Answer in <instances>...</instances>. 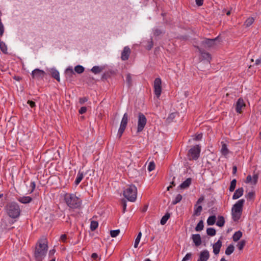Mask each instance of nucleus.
<instances>
[{
	"label": "nucleus",
	"mask_w": 261,
	"mask_h": 261,
	"mask_svg": "<svg viewBox=\"0 0 261 261\" xmlns=\"http://www.w3.org/2000/svg\"><path fill=\"white\" fill-rule=\"evenodd\" d=\"M28 103L31 108H34L36 106L35 102L32 100H28Z\"/></svg>",
	"instance_id": "obj_53"
},
{
	"label": "nucleus",
	"mask_w": 261,
	"mask_h": 261,
	"mask_svg": "<svg viewBox=\"0 0 261 261\" xmlns=\"http://www.w3.org/2000/svg\"><path fill=\"white\" fill-rule=\"evenodd\" d=\"M246 182H251L252 184V176L250 175L247 176Z\"/></svg>",
	"instance_id": "obj_59"
},
{
	"label": "nucleus",
	"mask_w": 261,
	"mask_h": 261,
	"mask_svg": "<svg viewBox=\"0 0 261 261\" xmlns=\"http://www.w3.org/2000/svg\"><path fill=\"white\" fill-rule=\"evenodd\" d=\"M17 200L23 204H27L30 203L32 201V198L30 196H22L17 198Z\"/></svg>",
	"instance_id": "obj_19"
},
{
	"label": "nucleus",
	"mask_w": 261,
	"mask_h": 261,
	"mask_svg": "<svg viewBox=\"0 0 261 261\" xmlns=\"http://www.w3.org/2000/svg\"><path fill=\"white\" fill-rule=\"evenodd\" d=\"M192 179L191 178H188L186 180L182 182L179 186L180 189H185L188 188L191 184Z\"/></svg>",
	"instance_id": "obj_21"
},
{
	"label": "nucleus",
	"mask_w": 261,
	"mask_h": 261,
	"mask_svg": "<svg viewBox=\"0 0 261 261\" xmlns=\"http://www.w3.org/2000/svg\"><path fill=\"white\" fill-rule=\"evenodd\" d=\"M245 107L246 104L244 99L242 98H239L235 105V109L236 112L239 114L242 113V109L245 108Z\"/></svg>",
	"instance_id": "obj_12"
},
{
	"label": "nucleus",
	"mask_w": 261,
	"mask_h": 261,
	"mask_svg": "<svg viewBox=\"0 0 261 261\" xmlns=\"http://www.w3.org/2000/svg\"><path fill=\"white\" fill-rule=\"evenodd\" d=\"M209 257V252L207 250H205L200 252L197 261H207Z\"/></svg>",
	"instance_id": "obj_15"
},
{
	"label": "nucleus",
	"mask_w": 261,
	"mask_h": 261,
	"mask_svg": "<svg viewBox=\"0 0 261 261\" xmlns=\"http://www.w3.org/2000/svg\"><path fill=\"white\" fill-rule=\"evenodd\" d=\"M254 197V193L253 192H249L246 196L247 199H253Z\"/></svg>",
	"instance_id": "obj_46"
},
{
	"label": "nucleus",
	"mask_w": 261,
	"mask_h": 261,
	"mask_svg": "<svg viewBox=\"0 0 261 261\" xmlns=\"http://www.w3.org/2000/svg\"><path fill=\"white\" fill-rule=\"evenodd\" d=\"M155 164L153 162H151L149 163L148 166V170L149 171H151L155 169Z\"/></svg>",
	"instance_id": "obj_45"
},
{
	"label": "nucleus",
	"mask_w": 261,
	"mask_h": 261,
	"mask_svg": "<svg viewBox=\"0 0 261 261\" xmlns=\"http://www.w3.org/2000/svg\"><path fill=\"white\" fill-rule=\"evenodd\" d=\"M219 39V37L214 39L205 38L201 42L202 45L205 48H210L216 45V41Z\"/></svg>",
	"instance_id": "obj_10"
},
{
	"label": "nucleus",
	"mask_w": 261,
	"mask_h": 261,
	"mask_svg": "<svg viewBox=\"0 0 261 261\" xmlns=\"http://www.w3.org/2000/svg\"><path fill=\"white\" fill-rule=\"evenodd\" d=\"M147 123V119L145 116L142 113L138 114L137 130L138 133L141 132L144 128Z\"/></svg>",
	"instance_id": "obj_7"
},
{
	"label": "nucleus",
	"mask_w": 261,
	"mask_h": 261,
	"mask_svg": "<svg viewBox=\"0 0 261 261\" xmlns=\"http://www.w3.org/2000/svg\"><path fill=\"white\" fill-rule=\"evenodd\" d=\"M242 236V232L241 231H236L232 236L233 241L234 242L239 241Z\"/></svg>",
	"instance_id": "obj_26"
},
{
	"label": "nucleus",
	"mask_w": 261,
	"mask_h": 261,
	"mask_svg": "<svg viewBox=\"0 0 261 261\" xmlns=\"http://www.w3.org/2000/svg\"><path fill=\"white\" fill-rule=\"evenodd\" d=\"M192 239L196 246H199L201 244V238L199 234H193Z\"/></svg>",
	"instance_id": "obj_18"
},
{
	"label": "nucleus",
	"mask_w": 261,
	"mask_h": 261,
	"mask_svg": "<svg viewBox=\"0 0 261 261\" xmlns=\"http://www.w3.org/2000/svg\"><path fill=\"white\" fill-rule=\"evenodd\" d=\"M45 72L41 69L36 68L33 70L31 73V76L34 80H43L45 75Z\"/></svg>",
	"instance_id": "obj_11"
},
{
	"label": "nucleus",
	"mask_w": 261,
	"mask_h": 261,
	"mask_svg": "<svg viewBox=\"0 0 261 261\" xmlns=\"http://www.w3.org/2000/svg\"><path fill=\"white\" fill-rule=\"evenodd\" d=\"M0 49L4 54H7L8 53L7 46L1 39H0Z\"/></svg>",
	"instance_id": "obj_25"
},
{
	"label": "nucleus",
	"mask_w": 261,
	"mask_h": 261,
	"mask_svg": "<svg viewBox=\"0 0 261 261\" xmlns=\"http://www.w3.org/2000/svg\"><path fill=\"white\" fill-rule=\"evenodd\" d=\"M120 233L119 229L112 230L110 231V235L112 238L116 237Z\"/></svg>",
	"instance_id": "obj_42"
},
{
	"label": "nucleus",
	"mask_w": 261,
	"mask_h": 261,
	"mask_svg": "<svg viewBox=\"0 0 261 261\" xmlns=\"http://www.w3.org/2000/svg\"><path fill=\"white\" fill-rule=\"evenodd\" d=\"M137 189L133 185H128L123 191L124 196L129 201L134 202L137 198Z\"/></svg>",
	"instance_id": "obj_5"
},
{
	"label": "nucleus",
	"mask_w": 261,
	"mask_h": 261,
	"mask_svg": "<svg viewBox=\"0 0 261 261\" xmlns=\"http://www.w3.org/2000/svg\"><path fill=\"white\" fill-rule=\"evenodd\" d=\"M216 220V217L215 215L210 216L207 220V224L208 225H214Z\"/></svg>",
	"instance_id": "obj_29"
},
{
	"label": "nucleus",
	"mask_w": 261,
	"mask_h": 261,
	"mask_svg": "<svg viewBox=\"0 0 261 261\" xmlns=\"http://www.w3.org/2000/svg\"><path fill=\"white\" fill-rule=\"evenodd\" d=\"M126 82L128 87H130L132 85V79L131 74L127 73L126 76Z\"/></svg>",
	"instance_id": "obj_35"
},
{
	"label": "nucleus",
	"mask_w": 261,
	"mask_h": 261,
	"mask_svg": "<svg viewBox=\"0 0 261 261\" xmlns=\"http://www.w3.org/2000/svg\"><path fill=\"white\" fill-rule=\"evenodd\" d=\"M203 222L202 220H200L195 227V230L197 231H200L203 230Z\"/></svg>",
	"instance_id": "obj_33"
},
{
	"label": "nucleus",
	"mask_w": 261,
	"mask_h": 261,
	"mask_svg": "<svg viewBox=\"0 0 261 261\" xmlns=\"http://www.w3.org/2000/svg\"><path fill=\"white\" fill-rule=\"evenodd\" d=\"M83 177H84L83 173L82 172H79L77 173L76 178L75 182H75V185H78L80 183V182L82 181V180L83 179Z\"/></svg>",
	"instance_id": "obj_30"
},
{
	"label": "nucleus",
	"mask_w": 261,
	"mask_h": 261,
	"mask_svg": "<svg viewBox=\"0 0 261 261\" xmlns=\"http://www.w3.org/2000/svg\"><path fill=\"white\" fill-rule=\"evenodd\" d=\"M154 93L157 98H159L162 93V81L160 77L156 78L153 83Z\"/></svg>",
	"instance_id": "obj_9"
},
{
	"label": "nucleus",
	"mask_w": 261,
	"mask_h": 261,
	"mask_svg": "<svg viewBox=\"0 0 261 261\" xmlns=\"http://www.w3.org/2000/svg\"><path fill=\"white\" fill-rule=\"evenodd\" d=\"M5 210L7 215L12 219L18 218L21 212L19 204L15 201L8 203L5 206Z\"/></svg>",
	"instance_id": "obj_2"
},
{
	"label": "nucleus",
	"mask_w": 261,
	"mask_h": 261,
	"mask_svg": "<svg viewBox=\"0 0 261 261\" xmlns=\"http://www.w3.org/2000/svg\"><path fill=\"white\" fill-rule=\"evenodd\" d=\"M141 236H142V233H141V232H139V233L138 234L137 238L135 239V243H134V247L135 248H136L138 247V244L140 241Z\"/></svg>",
	"instance_id": "obj_38"
},
{
	"label": "nucleus",
	"mask_w": 261,
	"mask_h": 261,
	"mask_svg": "<svg viewBox=\"0 0 261 261\" xmlns=\"http://www.w3.org/2000/svg\"><path fill=\"white\" fill-rule=\"evenodd\" d=\"M196 4L198 6H201L203 4V0H195Z\"/></svg>",
	"instance_id": "obj_54"
},
{
	"label": "nucleus",
	"mask_w": 261,
	"mask_h": 261,
	"mask_svg": "<svg viewBox=\"0 0 261 261\" xmlns=\"http://www.w3.org/2000/svg\"><path fill=\"white\" fill-rule=\"evenodd\" d=\"M234 249V246H233V245H232V244L229 245L225 250V254L227 255H230L233 252Z\"/></svg>",
	"instance_id": "obj_31"
},
{
	"label": "nucleus",
	"mask_w": 261,
	"mask_h": 261,
	"mask_svg": "<svg viewBox=\"0 0 261 261\" xmlns=\"http://www.w3.org/2000/svg\"><path fill=\"white\" fill-rule=\"evenodd\" d=\"M50 73L53 77L58 82L60 81L59 72L57 69L55 68H51L50 69Z\"/></svg>",
	"instance_id": "obj_22"
},
{
	"label": "nucleus",
	"mask_w": 261,
	"mask_h": 261,
	"mask_svg": "<svg viewBox=\"0 0 261 261\" xmlns=\"http://www.w3.org/2000/svg\"><path fill=\"white\" fill-rule=\"evenodd\" d=\"M34 252V257L36 261H42L46 255L48 246L46 239L40 240Z\"/></svg>",
	"instance_id": "obj_1"
},
{
	"label": "nucleus",
	"mask_w": 261,
	"mask_h": 261,
	"mask_svg": "<svg viewBox=\"0 0 261 261\" xmlns=\"http://www.w3.org/2000/svg\"><path fill=\"white\" fill-rule=\"evenodd\" d=\"M4 26L3 23L0 22V37H2L4 33Z\"/></svg>",
	"instance_id": "obj_48"
},
{
	"label": "nucleus",
	"mask_w": 261,
	"mask_h": 261,
	"mask_svg": "<svg viewBox=\"0 0 261 261\" xmlns=\"http://www.w3.org/2000/svg\"><path fill=\"white\" fill-rule=\"evenodd\" d=\"M221 246L222 242L220 240H218V241L213 245V252L215 254L217 255L219 253Z\"/></svg>",
	"instance_id": "obj_17"
},
{
	"label": "nucleus",
	"mask_w": 261,
	"mask_h": 261,
	"mask_svg": "<svg viewBox=\"0 0 261 261\" xmlns=\"http://www.w3.org/2000/svg\"><path fill=\"white\" fill-rule=\"evenodd\" d=\"M261 64V58L256 60L255 62V65H259Z\"/></svg>",
	"instance_id": "obj_62"
},
{
	"label": "nucleus",
	"mask_w": 261,
	"mask_h": 261,
	"mask_svg": "<svg viewBox=\"0 0 261 261\" xmlns=\"http://www.w3.org/2000/svg\"><path fill=\"white\" fill-rule=\"evenodd\" d=\"M192 257V254L191 253H188L186 254V255L185 256V257L182 258L185 261L189 260Z\"/></svg>",
	"instance_id": "obj_49"
},
{
	"label": "nucleus",
	"mask_w": 261,
	"mask_h": 261,
	"mask_svg": "<svg viewBox=\"0 0 261 261\" xmlns=\"http://www.w3.org/2000/svg\"><path fill=\"white\" fill-rule=\"evenodd\" d=\"M87 101H88V98L86 97H81L79 99V102L82 105L84 104L85 102H86Z\"/></svg>",
	"instance_id": "obj_50"
},
{
	"label": "nucleus",
	"mask_w": 261,
	"mask_h": 261,
	"mask_svg": "<svg viewBox=\"0 0 261 261\" xmlns=\"http://www.w3.org/2000/svg\"><path fill=\"white\" fill-rule=\"evenodd\" d=\"M206 233L210 236H214L216 233V231L213 228H207L206 229Z\"/></svg>",
	"instance_id": "obj_37"
},
{
	"label": "nucleus",
	"mask_w": 261,
	"mask_h": 261,
	"mask_svg": "<svg viewBox=\"0 0 261 261\" xmlns=\"http://www.w3.org/2000/svg\"><path fill=\"white\" fill-rule=\"evenodd\" d=\"M237 171V167L236 166H233L232 167V174H235Z\"/></svg>",
	"instance_id": "obj_64"
},
{
	"label": "nucleus",
	"mask_w": 261,
	"mask_h": 261,
	"mask_svg": "<svg viewBox=\"0 0 261 261\" xmlns=\"http://www.w3.org/2000/svg\"><path fill=\"white\" fill-rule=\"evenodd\" d=\"M162 33V31L159 29H155L154 30V35L155 36H159L161 35Z\"/></svg>",
	"instance_id": "obj_52"
},
{
	"label": "nucleus",
	"mask_w": 261,
	"mask_h": 261,
	"mask_svg": "<svg viewBox=\"0 0 261 261\" xmlns=\"http://www.w3.org/2000/svg\"><path fill=\"white\" fill-rule=\"evenodd\" d=\"M66 234H62L60 237V239L62 242H64L66 241Z\"/></svg>",
	"instance_id": "obj_60"
},
{
	"label": "nucleus",
	"mask_w": 261,
	"mask_h": 261,
	"mask_svg": "<svg viewBox=\"0 0 261 261\" xmlns=\"http://www.w3.org/2000/svg\"><path fill=\"white\" fill-rule=\"evenodd\" d=\"M222 147L221 152L223 155H227L229 153V150L227 148V145L223 142H221Z\"/></svg>",
	"instance_id": "obj_23"
},
{
	"label": "nucleus",
	"mask_w": 261,
	"mask_h": 261,
	"mask_svg": "<svg viewBox=\"0 0 261 261\" xmlns=\"http://www.w3.org/2000/svg\"><path fill=\"white\" fill-rule=\"evenodd\" d=\"M153 47V42L152 41H150L149 42L148 45L147 46V49L148 50H150Z\"/></svg>",
	"instance_id": "obj_58"
},
{
	"label": "nucleus",
	"mask_w": 261,
	"mask_h": 261,
	"mask_svg": "<svg viewBox=\"0 0 261 261\" xmlns=\"http://www.w3.org/2000/svg\"><path fill=\"white\" fill-rule=\"evenodd\" d=\"M65 74L66 79L70 81L72 80L73 75L75 74L72 67H68L67 68H66Z\"/></svg>",
	"instance_id": "obj_16"
},
{
	"label": "nucleus",
	"mask_w": 261,
	"mask_h": 261,
	"mask_svg": "<svg viewBox=\"0 0 261 261\" xmlns=\"http://www.w3.org/2000/svg\"><path fill=\"white\" fill-rule=\"evenodd\" d=\"M201 151L200 146L198 145L193 146L189 150L188 156L189 160H196L198 159Z\"/></svg>",
	"instance_id": "obj_6"
},
{
	"label": "nucleus",
	"mask_w": 261,
	"mask_h": 261,
	"mask_svg": "<svg viewBox=\"0 0 261 261\" xmlns=\"http://www.w3.org/2000/svg\"><path fill=\"white\" fill-rule=\"evenodd\" d=\"M131 51L129 47L127 46H125L121 53V59L123 61H126L128 59Z\"/></svg>",
	"instance_id": "obj_14"
},
{
	"label": "nucleus",
	"mask_w": 261,
	"mask_h": 261,
	"mask_svg": "<svg viewBox=\"0 0 261 261\" xmlns=\"http://www.w3.org/2000/svg\"><path fill=\"white\" fill-rule=\"evenodd\" d=\"M202 210V207L201 205L197 206V207L194 210V214L196 216L199 215Z\"/></svg>",
	"instance_id": "obj_43"
},
{
	"label": "nucleus",
	"mask_w": 261,
	"mask_h": 261,
	"mask_svg": "<svg viewBox=\"0 0 261 261\" xmlns=\"http://www.w3.org/2000/svg\"><path fill=\"white\" fill-rule=\"evenodd\" d=\"M128 121V114L125 113L124 114L123 117L122 118L120 127L118 131L117 136L119 138H121L123 133H124L126 127L127 126V123Z\"/></svg>",
	"instance_id": "obj_8"
},
{
	"label": "nucleus",
	"mask_w": 261,
	"mask_h": 261,
	"mask_svg": "<svg viewBox=\"0 0 261 261\" xmlns=\"http://www.w3.org/2000/svg\"><path fill=\"white\" fill-rule=\"evenodd\" d=\"M245 200L243 199L238 200L232 206L231 214L232 219L234 221L239 220L241 216Z\"/></svg>",
	"instance_id": "obj_4"
},
{
	"label": "nucleus",
	"mask_w": 261,
	"mask_h": 261,
	"mask_svg": "<svg viewBox=\"0 0 261 261\" xmlns=\"http://www.w3.org/2000/svg\"><path fill=\"white\" fill-rule=\"evenodd\" d=\"M245 244H246V241L245 240H241L240 242H239L238 243L237 246L240 250H241L244 247Z\"/></svg>",
	"instance_id": "obj_41"
},
{
	"label": "nucleus",
	"mask_w": 261,
	"mask_h": 261,
	"mask_svg": "<svg viewBox=\"0 0 261 261\" xmlns=\"http://www.w3.org/2000/svg\"><path fill=\"white\" fill-rule=\"evenodd\" d=\"M170 217V214L169 213H166L165 215L162 218L160 223L161 225H165L169 218Z\"/></svg>",
	"instance_id": "obj_28"
},
{
	"label": "nucleus",
	"mask_w": 261,
	"mask_h": 261,
	"mask_svg": "<svg viewBox=\"0 0 261 261\" xmlns=\"http://www.w3.org/2000/svg\"><path fill=\"white\" fill-rule=\"evenodd\" d=\"M202 134H198L195 136V140H197V141L200 140L202 139Z\"/></svg>",
	"instance_id": "obj_57"
},
{
	"label": "nucleus",
	"mask_w": 261,
	"mask_h": 261,
	"mask_svg": "<svg viewBox=\"0 0 261 261\" xmlns=\"http://www.w3.org/2000/svg\"><path fill=\"white\" fill-rule=\"evenodd\" d=\"M122 204L123 212H124L125 211L126 207V202L125 200H122Z\"/></svg>",
	"instance_id": "obj_56"
},
{
	"label": "nucleus",
	"mask_w": 261,
	"mask_h": 261,
	"mask_svg": "<svg viewBox=\"0 0 261 261\" xmlns=\"http://www.w3.org/2000/svg\"><path fill=\"white\" fill-rule=\"evenodd\" d=\"M225 219L223 216H219L218 217V220L216 222V225L219 227H222L224 225Z\"/></svg>",
	"instance_id": "obj_24"
},
{
	"label": "nucleus",
	"mask_w": 261,
	"mask_h": 261,
	"mask_svg": "<svg viewBox=\"0 0 261 261\" xmlns=\"http://www.w3.org/2000/svg\"><path fill=\"white\" fill-rule=\"evenodd\" d=\"M236 183H237V180L235 179H233L231 181L230 185L229 188V191L232 192L234 190L236 186Z\"/></svg>",
	"instance_id": "obj_40"
},
{
	"label": "nucleus",
	"mask_w": 261,
	"mask_h": 261,
	"mask_svg": "<svg viewBox=\"0 0 261 261\" xmlns=\"http://www.w3.org/2000/svg\"><path fill=\"white\" fill-rule=\"evenodd\" d=\"M258 178V176L257 174H253L252 177V184L255 185L256 184Z\"/></svg>",
	"instance_id": "obj_44"
},
{
	"label": "nucleus",
	"mask_w": 261,
	"mask_h": 261,
	"mask_svg": "<svg viewBox=\"0 0 261 261\" xmlns=\"http://www.w3.org/2000/svg\"><path fill=\"white\" fill-rule=\"evenodd\" d=\"M91 257L93 259H95L98 257V255L96 253H93L91 255Z\"/></svg>",
	"instance_id": "obj_63"
},
{
	"label": "nucleus",
	"mask_w": 261,
	"mask_h": 261,
	"mask_svg": "<svg viewBox=\"0 0 261 261\" xmlns=\"http://www.w3.org/2000/svg\"><path fill=\"white\" fill-rule=\"evenodd\" d=\"M244 193V189L243 188H240L236 190L234 192L233 196L232 199H237L239 198L240 197H241L243 195Z\"/></svg>",
	"instance_id": "obj_20"
},
{
	"label": "nucleus",
	"mask_w": 261,
	"mask_h": 261,
	"mask_svg": "<svg viewBox=\"0 0 261 261\" xmlns=\"http://www.w3.org/2000/svg\"><path fill=\"white\" fill-rule=\"evenodd\" d=\"M55 252H56V250L55 249H53L50 250L49 252V257H51V256L54 255Z\"/></svg>",
	"instance_id": "obj_61"
},
{
	"label": "nucleus",
	"mask_w": 261,
	"mask_h": 261,
	"mask_svg": "<svg viewBox=\"0 0 261 261\" xmlns=\"http://www.w3.org/2000/svg\"><path fill=\"white\" fill-rule=\"evenodd\" d=\"M195 47L198 50L199 52L201 54V56L203 60H206L208 63H210V61L211 60V55L204 51L203 49L199 47L198 46H195Z\"/></svg>",
	"instance_id": "obj_13"
},
{
	"label": "nucleus",
	"mask_w": 261,
	"mask_h": 261,
	"mask_svg": "<svg viewBox=\"0 0 261 261\" xmlns=\"http://www.w3.org/2000/svg\"><path fill=\"white\" fill-rule=\"evenodd\" d=\"M85 68L82 65H77L74 67V71L78 74H81L84 71Z\"/></svg>",
	"instance_id": "obj_32"
},
{
	"label": "nucleus",
	"mask_w": 261,
	"mask_h": 261,
	"mask_svg": "<svg viewBox=\"0 0 261 261\" xmlns=\"http://www.w3.org/2000/svg\"><path fill=\"white\" fill-rule=\"evenodd\" d=\"M182 198V196L181 194H179L177 195L175 197L174 200H173L172 201V204L173 205L176 204L177 203H178L181 200Z\"/></svg>",
	"instance_id": "obj_34"
},
{
	"label": "nucleus",
	"mask_w": 261,
	"mask_h": 261,
	"mask_svg": "<svg viewBox=\"0 0 261 261\" xmlns=\"http://www.w3.org/2000/svg\"><path fill=\"white\" fill-rule=\"evenodd\" d=\"M103 69V68L102 67H99L98 66H93L91 71L94 74H98L100 73Z\"/></svg>",
	"instance_id": "obj_27"
},
{
	"label": "nucleus",
	"mask_w": 261,
	"mask_h": 261,
	"mask_svg": "<svg viewBox=\"0 0 261 261\" xmlns=\"http://www.w3.org/2000/svg\"><path fill=\"white\" fill-rule=\"evenodd\" d=\"M254 19L253 17H249L247 18L244 23V25L247 27L250 26L254 22Z\"/></svg>",
	"instance_id": "obj_39"
},
{
	"label": "nucleus",
	"mask_w": 261,
	"mask_h": 261,
	"mask_svg": "<svg viewBox=\"0 0 261 261\" xmlns=\"http://www.w3.org/2000/svg\"><path fill=\"white\" fill-rule=\"evenodd\" d=\"M204 200V197L203 196H201L197 200L196 204L195 205V206H197V204L203 202Z\"/></svg>",
	"instance_id": "obj_55"
},
{
	"label": "nucleus",
	"mask_w": 261,
	"mask_h": 261,
	"mask_svg": "<svg viewBox=\"0 0 261 261\" xmlns=\"http://www.w3.org/2000/svg\"><path fill=\"white\" fill-rule=\"evenodd\" d=\"M87 111V108L86 107H82L79 110V113L81 114H84Z\"/></svg>",
	"instance_id": "obj_51"
},
{
	"label": "nucleus",
	"mask_w": 261,
	"mask_h": 261,
	"mask_svg": "<svg viewBox=\"0 0 261 261\" xmlns=\"http://www.w3.org/2000/svg\"><path fill=\"white\" fill-rule=\"evenodd\" d=\"M98 226V223L96 221H92L90 223V229L92 231L95 230Z\"/></svg>",
	"instance_id": "obj_36"
},
{
	"label": "nucleus",
	"mask_w": 261,
	"mask_h": 261,
	"mask_svg": "<svg viewBox=\"0 0 261 261\" xmlns=\"http://www.w3.org/2000/svg\"><path fill=\"white\" fill-rule=\"evenodd\" d=\"M64 200L67 205L71 208L75 209L81 207L82 200L72 193H66Z\"/></svg>",
	"instance_id": "obj_3"
},
{
	"label": "nucleus",
	"mask_w": 261,
	"mask_h": 261,
	"mask_svg": "<svg viewBox=\"0 0 261 261\" xmlns=\"http://www.w3.org/2000/svg\"><path fill=\"white\" fill-rule=\"evenodd\" d=\"M36 187V184L35 181H31L30 184V188L31 190L29 191V193H32L34 191Z\"/></svg>",
	"instance_id": "obj_47"
}]
</instances>
